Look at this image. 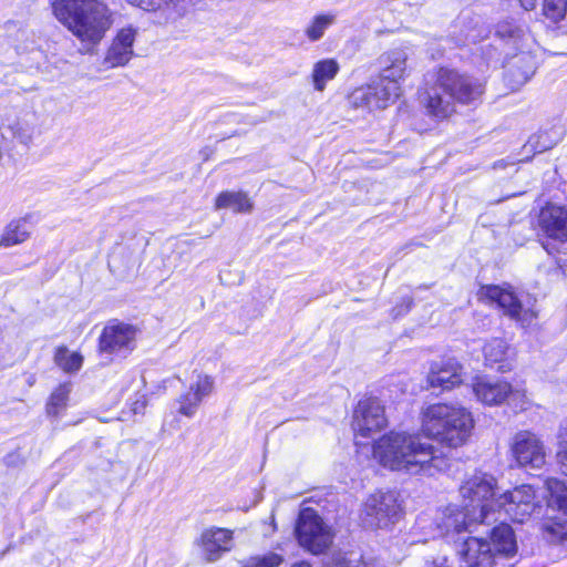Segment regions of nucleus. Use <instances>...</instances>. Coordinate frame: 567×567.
<instances>
[{"label": "nucleus", "mask_w": 567, "mask_h": 567, "mask_svg": "<svg viewBox=\"0 0 567 567\" xmlns=\"http://www.w3.org/2000/svg\"><path fill=\"white\" fill-rule=\"evenodd\" d=\"M295 533L300 546L315 555L323 553L332 544L329 527L309 507L300 511Z\"/></svg>", "instance_id": "7"}, {"label": "nucleus", "mask_w": 567, "mask_h": 567, "mask_svg": "<svg viewBox=\"0 0 567 567\" xmlns=\"http://www.w3.org/2000/svg\"><path fill=\"white\" fill-rule=\"evenodd\" d=\"M147 11H163L167 19H176L185 11L184 0H128Z\"/></svg>", "instance_id": "26"}, {"label": "nucleus", "mask_w": 567, "mask_h": 567, "mask_svg": "<svg viewBox=\"0 0 567 567\" xmlns=\"http://www.w3.org/2000/svg\"><path fill=\"white\" fill-rule=\"evenodd\" d=\"M292 567H311V565L306 561H300V563L293 564Z\"/></svg>", "instance_id": "44"}, {"label": "nucleus", "mask_w": 567, "mask_h": 567, "mask_svg": "<svg viewBox=\"0 0 567 567\" xmlns=\"http://www.w3.org/2000/svg\"><path fill=\"white\" fill-rule=\"evenodd\" d=\"M340 70L334 59H323L313 64L311 80L316 91L322 92L329 81L333 80Z\"/></svg>", "instance_id": "25"}, {"label": "nucleus", "mask_w": 567, "mask_h": 567, "mask_svg": "<svg viewBox=\"0 0 567 567\" xmlns=\"http://www.w3.org/2000/svg\"><path fill=\"white\" fill-rule=\"evenodd\" d=\"M380 78L400 84L408 73V53L404 49L396 48L380 55Z\"/></svg>", "instance_id": "18"}, {"label": "nucleus", "mask_w": 567, "mask_h": 567, "mask_svg": "<svg viewBox=\"0 0 567 567\" xmlns=\"http://www.w3.org/2000/svg\"><path fill=\"white\" fill-rule=\"evenodd\" d=\"M202 558L207 563H215L234 546V532L223 527H209L202 532L196 540Z\"/></svg>", "instance_id": "14"}, {"label": "nucleus", "mask_w": 567, "mask_h": 567, "mask_svg": "<svg viewBox=\"0 0 567 567\" xmlns=\"http://www.w3.org/2000/svg\"><path fill=\"white\" fill-rule=\"evenodd\" d=\"M377 97L381 99V107L385 109L390 103L394 102L401 94V86L395 82H391L379 78L373 82Z\"/></svg>", "instance_id": "32"}, {"label": "nucleus", "mask_w": 567, "mask_h": 567, "mask_svg": "<svg viewBox=\"0 0 567 567\" xmlns=\"http://www.w3.org/2000/svg\"><path fill=\"white\" fill-rule=\"evenodd\" d=\"M136 347V329L127 323L111 321L99 338V351L110 360L126 358Z\"/></svg>", "instance_id": "9"}, {"label": "nucleus", "mask_w": 567, "mask_h": 567, "mask_svg": "<svg viewBox=\"0 0 567 567\" xmlns=\"http://www.w3.org/2000/svg\"><path fill=\"white\" fill-rule=\"evenodd\" d=\"M270 518H271V524H270V525H271V533H274V532L276 530V528H277V527H276V522H275V516H274V515H271V517H270Z\"/></svg>", "instance_id": "45"}, {"label": "nucleus", "mask_w": 567, "mask_h": 567, "mask_svg": "<svg viewBox=\"0 0 567 567\" xmlns=\"http://www.w3.org/2000/svg\"><path fill=\"white\" fill-rule=\"evenodd\" d=\"M556 458L561 474L567 476V425L559 430Z\"/></svg>", "instance_id": "40"}, {"label": "nucleus", "mask_w": 567, "mask_h": 567, "mask_svg": "<svg viewBox=\"0 0 567 567\" xmlns=\"http://www.w3.org/2000/svg\"><path fill=\"white\" fill-rule=\"evenodd\" d=\"M512 452L519 466L542 468L546 463V451L543 441L529 431L516 433Z\"/></svg>", "instance_id": "13"}, {"label": "nucleus", "mask_w": 567, "mask_h": 567, "mask_svg": "<svg viewBox=\"0 0 567 567\" xmlns=\"http://www.w3.org/2000/svg\"><path fill=\"white\" fill-rule=\"evenodd\" d=\"M402 514L399 494L379 491L368 497L363 506L362 520L371 528H384L394 524Z\"/></svg>", "instance_id": "8"}, {"label": "nucleus", "mask_w": 567, "mask_h": 567, "mask_svg": "<svg viewBox=\"0 0 567 567\" xmlns=\"http://www.w3.org/2000/svg\"><path fill=\"white\" fill-rule=\"evenodd\" d=\"M388 425L384 406L377 398H365L358 402L354 412L352 427L355 434L363 437L379 432Z\"/></svg>", "instance_id": "11"}, {"label": "nucleus", "mask_w": 567, "mask_h": 567, "mask_svg": "<svg viewBox=\"0 0 567 567\" xmlns=\"http://www.w3.org/2000/svg\"><path fill=\"white\" fill-rule=\"evenodd\" d=\"M373 90V83L355 89L349 96L350 103L354 107L382 109L380 104L381 99L377 97V93Z\"/></svg>", "instance_id": "28"}, {"label": "nucleus", "mask_w": 567, "mask_h": 567, "mask_svg": "<svg viewBox=\"0 0 567 567\" xmlns=\"http://www.w3.org/2000/svg\"><path fill=\"white\" fill-rule=\"evenodd\" d=\"M507 346L502 339H493L485 344L483 351L488 363L501 362L506 354Z\"/></svg>", "instance_id": "39"}, {"label": "nucleus", "mask_w": 567, "mask_h": 567, "mask_svg": "<svg viewBox=\"0 0 567 567\" xmlns=\"http://www.w3.org/2000/svg\"><path fill=\"white\" fill-rule=\"evenodd\" d=\"M518 1H519L520 7L526 11L534 10L537 4V0H518Z\"/></svg>", "instance_id": "42"}, {"label": "nucleus", "mask_w": 567, "mask_h": 567, "mask_svg": "<svg viewBox=\"0 0 567 567\" xmlns=\"http://www.w3.org/2000/svg\"><path fill=\"white\" fill-rule=\"evenodd\" d=\"M136 34L137 30L133 27L122 28L117 31L103 60V64L107 69L124 66L131 61Z\"/></svg>", "instance_id": "16"}, {"label": "nucleus", "mask_w": 567, "mask_h": 567, "mask_svg": "<svg viewBox=\"0 0 567 567\" xmlns=\"http://www.w3.org/2000/svg\"><path fill=\"white\" fill-rule=\"evenodd\" d=\"M71 391V383L65 382L60 384L50 395L49 402L45 406L48 416L58 417L66 408V402Z\"/></svg>", "instance_id": "30"}, {"label": "nucleus", "mask_w": 567, "mask_h": 567, "mask_svg": "<svg viewBox=\"0 0 567 567\" xmlns=\"http://www.w3.org/2000/svg\"><path fill=\"white\" fill-rule=\"evenodd\" d=\"M373 458L391 471L433 476L446 468L441 452L417 433L391 431L374 442Z\"/></svg>", "instance_id": "1"}, {"label": "nucleus", "mask_w": 567, "mask_h": 567, "mask_svg": "<svg viewBox=\"0 0 567 567\" xmlns=\"http://www.w3.org/2000/svg\"><path fill=\"white\" fill-rule=\"evenodd\" d=\"M516 549V539L512 527L502 523L492 529L491 542L468 537L461 545L458 555L466 567H492L497 554L512 556Z\"/></svg>", "instance_id": "5"}, {"label": "nucleus", "mask_w": 567, "mask_h": 567, "mask_svg": "<svg viewBox=\"0 0 567 567\" xmlns=\"http://www.w3.org/2000/svg\"><path fill=\"white\" fill-rule=\"evenodd\" d=\"M216 209H231L235 214H249L254 203L245 192H221L215 200Z\"/></svg>", "instance_id": "23"}, {"label": "nucleus", "mask_w": 567, "mask_h": 567, "mask_svg": "<svg viewBox=\"0 0 567 567\" xmlns=\"http://www.w3.org/2000/svg\"><path fill=\"white\" fill-rule=\"evenodd\" d=\"M337 16L334 13H321L312 18L305 29V35L311 42H317L323 38L326 31L336 23Z\"/></svg>", "instance_id": "27"}, {"label": "nucleus", "mask_w": 567, "mask_h": 567, "mask_svg": "<svg viewBox=\"0 0 567 567\" xmlns=\"http://www.w3.org/2000/svg\"><path fill=\"white\" fill-rule=\"evenodd\" d=\"M547 491L549 492V502L557 506L559 511L567 515V487L558 478L548 477L545 481Z\"/></svg>", "instance_id": "34"}, {"label": "nucleus", "mask_w": 567, "mask_h": 567, "mask_svg": "<svg viewBox=\"0 0 567 567\" xmlns=\"http://www.w3.org/2000/svg\"><path fill=\"white\" fill-rule=\"evenodd\" d=\"M535 71L536 62L532 55H517L506 72V83L512 90H518L534 75Z\"/></svg>", "instance_id": "22"}, {"label": "nucleus", "mask_w": 567, "mask_h": 567, "mask_svg": "<svg viewBox=\"0 0 567 567\" xmlns=\"http://www.w3.org/2000/svg\"><path fill=\"white\" fill-rule=\"evenodd\" d=\"M429 567H449V566L446 564V559L441 558L439 560L432 561L431 565H429Z\"/></svg>", "instance_id": "43"}, {"label": "nucleus", "mask_w": 567, "mask_h": 567, "mask_svg": "<svg viewBox=\"0 0 567 567\" xmlns=\"http://www.w3.org/2000/svg\"><path fill=\"white\" fill-rule=\"evenodd\" d=\"M539 227L549 237L567 240V208L547 205L540 210Z\"/></svg>", "instance_id": "19"}, {"label": "nucleus", "mask_w": 567, "mask_h": 567, "mask_svg": "<svg viewBox=\"0 0 567 567\" xmlns=\"http://www.w3.org/2000/svg\"><path fill=\"white\" fill-rule=\"evenodd\" d=\"M284 563V556L274 551L250 557L244 567H278Z\"/></svg>", "instance_id": "38"}, {"label": "nucleus", "mask_w": 567, "mask_h": 567, "mask_svg": "<svg viewBox=\"0 0 567 567\" xmlns=\"http://www.w3.org/2000/svg\"><path fill=\"white\" fill-rule=\"evenodd\" d=\"M482 298L496 303L504 313L512 319L522 323V326H529L536 318V313L530 309H524L520 300L508 288L499 286H484L480 290Z\"/></svg>", "instance_id": "12"}, {"label": "nucleus", "mask_w": 567, "mask_h": 567, "mask_svg": "<svg viewBox=\"0 0 567 567\" xmlns=\"http://www.w3.org/2000/svg\"><path fill=\"white\" fill-rule=\"evenodd\" d=\"M411 303H412V300H409V303H408L406 310L410 308Z\"/></svg>", "instance_id": "46"}, {"label": "nucleus", "mask_w": 567, "mask_h": 567, "mask_svg": "<svg viewBox=\"0 0 567 567\" xmlns=\"http://www.w3.org/2000/svg\"><path fill=\"white\" fill-rule=\"evenodd\" d=\"M462 365L455 359L435 362L431 365L427 382L430 388L450 390L462 383Z\"/></svg>", "instance_id": "17"}, {"label": "nucleus", "mask_w": 567, "mask_h": 567, "mask_svg": "<svg viewBox=\"0 0 567 567\" xmlns=\"http://www.w3.org/2000/svg\"><path fill=\"white\" fill-rule=\"evenodd\" d=\"M496 35L506 41H513L514 44L519 43L527 38V27L516 23L514 20H503L496 25Z\"/></svg>", "instance_id": "29"}, {"label": "nucleus", "mask_w": 567, "mask_h": 567, "mask_svg": "<svg viewBox=\"0 0 567 567\" xmlns=\"http://www.w3.org/2000/svg\"><path fill=\"white\" fill-rule=\"evenodd\" d=\"M53 12L81 42L82 53H92L114 22V13L102 0H58Z\"/></svg>", "instance_id": "2"}, {"label": "nucleus", "mask_w": 567, "mask_h": 567, "mask_svg": "<svg viewBox=\"0 0 567 567\" xmlns=\"http://www.w3.org/2000/svg\"><path fill=\"white\" fill-rule=\"evenodd\" d=\"M535 491L530 485L523 484L507 491L496 499V508L517 523L527 520L535 509Z\"/></svg>", "instance_id": "10"}, {"label": "nucleus", "mask_w": 567, "mask_h": 567, "mask_svg": "<svg viewBox=\"0 0 567 567\" xmlns=\"http://www.w3.org/2000/svg\"><path fill=\"white\" fill-rule=\"evenodd\" d=\"M32 229V221L27 218L11 221L0 237V247H10L24 241Z\"/></svg>", "instance_id": "24"}, {"label": "nucleus", "mask_w": 567, "mask_h": 567, "mask_svg": "<svg viewBox=\"0 0 567 567\" xmlns=\"http://www.w3.org/2000/svg\"><path fill=\"white\" fill-rule=\"evenodd\" d=\"M542 14L550 22L558 23L567 14V0H543Z\"/></svg>", "instance_id": "35"}, {"label": "nucleus", "mask_w": 567, "mask_h": 567, "mask_svg": "<svg viewBox=\"0 0 567 567\" xmlns=\"http://www.w3.org/2000/svg\"><path fill=\"white\" fill-rule=\"evenodd\" d=\"M473 392L478 401L487 405H498L512 393V385L501 380L476 378Z\"/></svg>", "instance_id": "20"}, {"label": "nucleus", "mask_w": 567, "mask_h": 567, "mask_svg": "<svg viewBox=\"0 0 567 567\" xmlns=\"http://www.w3.org/2000/svg\"><path fill=\"white\" fill-rule=\"evenodd\" d=\"M214 380L208 377H198L195 384L190 385L189 391L178 399V412L187 417L195 415L204 398L213 392Z\"/></svg>", "instance_id": "21"}, {"label": "nucleus", "mask_w": 567, "mask_h": 567, "mask_svg": "<svg viewBox=\"0 0 567 567\" xmlns=\"http://www.w3.org/2000/svg\"><path fill=\"white\" fill-rule=\"evenodd\" d=\"M472 513L464 506L450 505L440 509L435 516L434 525L436 534L434 536L443 537L452 533L470 532L472 527L481 524L478 520L471 519Z\"/></svg>", "instance_id": "15"}, {"label": "nucleus", "mask_w": 567, "mask_h": 567, "mask_svg": "<svg viewBox=\"0 0 567 567\" xmlns=\"http://www.w3.org/2000/svg\"><path fill=\"white\" fill-rule=\"evenodd\" d=\"M54 362L64 372L73 373L81 369L83 357L78 352L69 351L65 347H60L55 351Z\"/></svg>", "instance_id": "31"}, {"label": "nucleus", "mask_w": 567, "mask_h": 567, "mask_svg": "<svg viewBox=\"0 0 567 567\" xmlns=\"http://www.w3.org/2000/svg\"><path fill=\"white\" fill-rule=\"evenodd\" d=\"M560 137V133L551 132H539L538 134L532 135L524 148L534 151L535 153H543L547 150L553 148Z\"/></svg>", "instance_id": "33"}, {"label": "nucleus", "mask_w": 567, "mask_h": 567, "mask_svg": "<svg viewBox=\"0 0 567 567\" xmlns=\"http://www.w3.org/2000/svg\"><path fill=\"white\" fill-rule=\"evenodd\" d=\"M423 432L450 447L464 445L472 435L474 420L465 408L437 403L423 412Z\"/></svg>", "instance_id": "4"}, {"label": "nucleus", "mask_w": 567, "mask_h": 567, "mask_svg": "<svg viewBox=\"0 0 567 567\" xmlns=\"http://www.w3.org/2000/svg\"><path fill=\"white\" fill-rule=\"evenodd\" d=\"M13 130V135L20 140L21 143L23 144H28L31 142V134H27L25 133V130L20 125V124H17L14 127H12Z\"/></svg>", "instance_id": "41"}, {"label": "nucleus", "mask_w": 567, "mask_h": 567, "mask_svg": "<svg viewBox=\"0 0 567 567\" xmlns=\"http://www.w3.org/2000/svg\"><path fill=\"white\" fill-rule=\"evenodd\" d=\"M496 480L487 473H475L460 487L463 506L472 513L471 519L489 525L496 511Z\"/></svg>", "instance_id": "6"}, {"label": "nucleus", "mask_w": 567, "mask_h": 567, "mask_svg": "<svg viewBox=\"0 0 567 567\" xmlns=\"http://www.w3.org/2000/svg\"><path fill=\"white\" fill-rule=\"evenodd\" d=\"M543 530L549 542L567 540V519L553 518L543 524Z\"/></svg>", "instance_id": "36"}, {"label": "nucleus", "mask_w": 567, "mask_h": 567, "mask_svg": "<svg viewBox=\"0 0 567 567\" xmlns=\"http://www.w3.org/2000/svg\"><path fill=\"white\" fill-rule=\"evenodd\" d=\"M483 92L484 86L478 80L452 69L440 68L426 74L425 91L421 100L431 115L445 118L455 111L456 102L475 103Z\"/></svg>", "instance_id": "3"}, {"label": "nucleus", "mask_w": 567, "mask_h": 567, "mask_svg": "<svg viewBox=\"0 0 567 567\" xmlns=\"http://www.w3.org/2000/svg\"><path fill=\"white\" fill-rule=\"evenodd\" d=\"M326 567H377L375 561L362 557L347 558L342 554L333 555L326 563Z\"/></svg>", "instance_id": "37"}]
</instances>
